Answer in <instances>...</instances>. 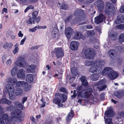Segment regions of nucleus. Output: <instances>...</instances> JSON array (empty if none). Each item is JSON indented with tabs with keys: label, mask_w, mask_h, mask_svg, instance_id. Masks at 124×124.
I'll list each match as a JSON object with an SVG mask.
<instances>
[{
	"label": "nucleus",
	"mask_w": 124,
	"mask_h": 124,
	"mask_svg": "<svg viewBox=\"0 0 124 124\" xmlns=\"http://www.w3.org/2000/svg\"><path fill=\"white\" fill-rule=\"evenodd\" d=\"M105 63L104 61L103 60H97L96 63V64L92 66L89 70V72L93 73V74H100L101 73L102 69L101 67L105 65Z\"/></svg>",
	"instance_id": "obj_1"
},
{
	"label": "nucleus",
	"mask_w": 124,
	"mask_h": 124,
	"mask_svg": "<svg viewBox=\"0 0 124 124\" xmlns=\"http://www.w3.org/2000/svg\"><path fill=\"white\" fill-rule=\"evenodd\" d=\"M55 97L53 100V102L57 105L59 108L62 107L63 105L61 103V99L62 100V102H64L67 99L66 95L64 94H62L59 93H57L55 94Z\"/></svg>",
	"instance_id": "obj_2"
},
{
	"label": "nucleus",
	"mask_w": 124,
	"mask_h": 124,
	"mask_svg": "<svg viewBox=\"0 0 124 124\" xmlns=\"http://www.w3.org/2000/svg\"><path fill=\"white\" fill-rule=\"evenodd\" d=\"M12 117H8L5 120L7 124H11L12 122L16 120V118H22L23 116L22 114V111L19 109H16L12 113Z\"/></svg>",
	"instance_id": "obj_3"
},
{
	"label": "nucleus",
	"mask_w": 124,
	"mask_h": 124,
	"mask_svg": "<svg viewBox=\"0 0 124 124\" xmlns=\"http://www.w3.org/2000/svg\"><path fill=\"white\" fill-rule=\"evenodd\" d=\"M95 54L94 52L90 48H87L85 50H83L82 56L83 58H85L88 59H93Z\"/></svg>",
	"instance_id": "obj_4"
},
{
	"label": "nucleus",
	"mask_w": 124,
	"mask_h": 124,
	"mask_svg": "<svg viewBox=\"0 0 124 124\" xmlns=\"http://www.w3.org/2000/svg\"><path fill=\"white\" fill-rule=\"evenodd\" d=\"M106 9L105 12L106 15L109 16L113 15V13L114 8L113 5L109 2H107L106 3Z\"/></svg>",
	"instance_id": "obj_5"
},
{
	"label": "nucleus",
	"mask_w": 124,
	"mask_h": 124,
	"mask_svg": "<svg viewBox=\"0 0 124 124\" xmlns=\"http://www.w3.org/2000/svg\"><path fill=\"white\" fill-rule=\"evenodd\" d=\"M92 92V89L91 88L84 89L81 92H78V97L86 98L87 97L89 96Z\"/></svg>",
	"instance_id": "obj_6"
},
{
	"label": "nucleus",
	"mask_w": 124,
	"mask_h": 124,
	"mask_svg": "<svg viewBox=\"0 0 124 124\" xmlns=\"http://www.w3.org/2000/svg\"><path fill=\"white\" fill-rule=\"evenodd\" d=\"M15 63L16 66L21 67H24L26 65V62L24 59L21 57L17 58Z\"/></svg>",
	"instance_id": "obj_7"
},
{
	"label": "nucleus",
	"mask_w": 124,
	"mask_h": 124,
	"mask_svg": "<svg viewBox=\"0 0 124 124\" xmlns=\"http://www.w3.org/2000/svg\"><path fill=\"white\" fill-rule=\"evenodd\" d=\"M6 92L8 93L10 99L12 100V99H11V98L13 96L14 94V89L13 86L11 84H8L6 85Z\"/></svg>",
	"instance_id": "obj_8"
},
{
	"label": "nucleus",
	"mask_w": 124,
	"mask_h": 124,
	"mask_svg": "<svg viewBox=\"0 0 124 124\" xmlns=\"http://www.w3.org/2000/svg\"><path fill=\"white\" fill-rule=\"evenodd\" d=\"M105 19V16L102 14H101L98 16L95 17V22L96 23L99 24L104 21Z\"/></svg>",
	"instance_id": "obj_9"
},
{
	"label": "nucleus",
	"mask_w": 124,
	"mask_h": 124,
	"mask_svg": "<svg viewBox=\"0 0 124 124\" xmlns=\"http://www.w3.org/2000/svg\"><path fill=\"white\" fill-rule=\"evenodd\" d=\"M54 50L55 54L58 58L62 57L64 55L63 50L61 48H56Z\"/></svg>",
	"instance_id": "obj_10"
},
{
	"label": "nucleus",
	"mask_w": 124,
	"mask_h": 124,
	"mask_svg": "<svg viewBox=\"0 0 124 124\" xmlns=\"http://www.w3.org/2000/svg\"><path fill=\"white\" fill-rule=\"evenodd\" d=\"M94 4L97 7L99 11H101L103 9L104 4L101 0H98L94 2Z\"/></svg>",
	"instance_id": "obj_11"
},
{
	"label": "nucleus",
	"mask_w": 124,
	"mask_h": 124,
	"mask_svg": "<svg viewBox=\"0 0 124 124\" xmlns=\"http://www.w3.org/2000/svg\"><path fill=\"white\" fill-rule=\"evenodd\" d=\"M118 76L117 73L112 69L108 76L110 79L113 80L116 78Z\"/></svg>",
	"instance_id": "obj_12"
},
{
	"label": "nucleus",
	"mask_w": 124,
	"mask_h": 124,
	"mask_svg": "<svg viewBox=\"0 0 124 124\" xmlns=\"http://www.w3.org/2000/svg\"><path fill=\"white\" fill-rule=\"evenodd\" d=\"M73 33V31L70 27H69L65 29V34L68 39H69Z\"/></svg>",
	"instance_id": "obj_13"
},
{
	"label": "nucleus",
	"mask_w": 124,
	"mask_h": 124,
	"mask_svg": "<svg viewBox=\"0 0 124 124\" xmlns=\"http://www.w3.org/2000/svg\"><path fill=\"white\" fill-rule=\"evenodd\" d=\"M25 71L22 69L19 70L17 74V78H19L24 79L25 77Z\"/></svg>",
	"instance_id": "obj_14"
},
{
	"label": "nucleus",
	"mask_w": 124,
	"mask_h": 124,
	"mask_svg": "<svg viewBox=\"0 0 124 124\" xmlns=\"http://www.w3.org/2000/svg\"><path fill=\"white\" fill-rule=\"evenodd\" d=\"M112 69L110 67H106L103 70L101 73L102 75L103 76H107L109 74Z\"/></svg>",
	"instance_id": "obj_15"
},
{
	"label": "nucleus",
	"mask_w": 124,
	"mask_h": 124,
	"mask_svg": "<svg viewBox=\"0 0 124 124\" xmlns=\"http://www.w3.org/2000/svg\"><path fill=\"white\" fill-rule=\"evenodd\" d=\"M58 30L56 28H54L52 32V36L55 38H57L60 36Z\"/></svg>",
	"instance_id": "obj_16"
},
{
	"label": "nucleus",
	"mask_w": 124,
	"mask_h": 124,
	"mask_svg": "<svg viewBox=\"0 0 124 124\" xmlns=\"http://www.w3.org/2000/svg\"><path fill=\"white\" fill-rule=\"evenodd\" d=\"M78 43L75 41L71 42L70 44L71 49L73 50H77L78 48Z\"/></svg>",
	"instance_id": "obj_17"
},
{
	"label": "nucleus",
	"mask_w": 124,
	"mask_h": 124,
	"mask_svg": "<svg viewBox=\"0 0 124 124\" xmlns=\"http://www.w3.org/2000/svg\"><path fill=\"white\" fill-rule=\"evenodd\" d=\"M105 114L107 116L109 117L113 116L114 115L113 109L111 108H109L107 111H106Z\"/></svg>",
	"instance_id": "obj_18"
},
{
	"label": "nucleus",
	"mask_w": 124,
	"mask_h": 124,
	"mask_svg": "<svg viewBox=\"0 0 124 124\" xmlns=\"http://www.w3.org/2000/svg\"><path fill=\"white\" fill-rule=\"evenodd\" d=\"M108 54L110 57L112 58L115 57L116 55V50L113 49L110 50L108 51Z\"/></svg>",
	"instance_id": "obj_19"
},
{
	"label": "nucleus",
	"mask_w": 124,
	"mask_h": 124,
	"mask_svg": "<svg viewBox=\"0 0 124 124\" xmlns=\"http://www.w3.org/2000/svg\"><path fill=\"white\" fill-rule=\"evenodd\" d=\"M115 96L118 98H120L123 96L124 94V91L122 90H119L118 91H115L114 93Z\"/></svg>",
	"instance_id": "obj_20"
},
{
	"label": "nucleus",
	"mask_w": 124,
	"mask_h": 124,
	"mask_svg": "<svg viewBox=\"0 0 124 124\" xmlns=\"http://www.w3.org/2000/svg\"><path fill=\"white\" fill-rule=\"evenodd\" d=\"M35 68V66L33 65H28L26 67V71L27 72H31L34 70Z\"/></svg>",
	"instance_id": "obj_21"
},
{
	"label": "nucleus",
	"mask_w": 124,
	"mask_h": 124,
	"mask_svg": "<svg viewBox=\"0 0 124 124\" xmlns=\"http://www.w3.org/2000/svg\"><path fill=\"white\" fill-rule=\"evenodd\" d=\"M14 105L15 108H17L23 109V108L22 104L17 101H14Z\"/></svg>",
	"instance_id": "obj_22"
},
{
	"label": "nucleus",
	"mask_w": 124,
	"mask_h": 124,
	"mask_svg": "<svg viewBox=\"0 0 124 124\" xmlns=\"http://www.w3.org/2000/svg\"><path fill=\"white\" fill-rule=\"evenodd\" d=\"M26 81L29 83H31L33 81V76L32 74H29L26 76Z\"/></svg>",
	"instance_id": "obj_23"
},
{
	"label": "nucleus",
	"mask_w": 124,
	"mask_h": 124,
	"mask_svg": "<svg viewBox=\"0 0 124 124\" xmlns=\"http://www.w3.org/2000/svg\"><path fill=\"white\" fill-rule=\"evenodd\" d=\"M8 115L7 114H5L2 115L0 116V124H5V123L4 121L2 120V119L3 120H6L8 117Z\"/></svg>",
	"instance_id": "obj_24"
},
{
	"label": "nucleus",
	"mask_w": 124,
	"mask_h": 124,
	"mask_svg": "<svg viewBox=\"0 0 124 124\" xmlns=\"http://www.w3.org/2000/svg\"><path fill=\"white\" fill-rule=\"evenodd\" d=\"M80 80L82 82V84L84 86H87L88 83L86 80V78L85 77L82 76L80 78Z\"/></svg>",
	"instance_id": "obj_25"
},
{
	"label": "nucleus",
	"mask_w": 124,
	"mask_h": 124,
	"mask_svg": "<svg viewBox=\"0 0 124 124\" xmlns=\"http://www.w3.org/2000/svg\"><path fill=\"white\" fill-rule=\"evenodd\" d=\"M84 14V11L82 10H75L74 13L75 16H82Z\"/></svg>",
	"instance_id": "obj_26"
},
{
	"label": "nucleus",
	"mask_w": 124,
	"mask_h": 124,
	"mask_svg": "<svg viewBox=\"0 0 124 124\" xmlns=\"http://www.w3.org/2000/svg\"><path fill=\"white\" fill-rule=\"evenodd\" d=\"M26 82L24 81H18L16 83V86L17 87H23Z\"/></svg>",
	"instance_id": "obj_27"
},
{
	"label": "nucleus",
	"mask_w": 124,
	"mask_h": 124,
	"mask_svg": "<svg viewBox=\"0 0 124 124\" xmlns=\"http://www.w3.org/2000/svg\"><path fill=\"white\" fill-rule=\"evenodd\" d=\"M97 60L93 61H85V65L87 66L93 65H94L96 64Z\"/></svg>",
	"instance_id": "obj_28"
},
{
	"label": "nucleus",
	"mask_w": 124,
	"mask_h": 124,
	"mask_svg": "<svg viewBox=\"0 0 124 124\" xmlns=\"http://www.w3.org/2000/svg\"><path fill=\"white\" fill-rule=\"evenodd\" d=\"M11 101L8 100L6 98H3L0 100V103H1L9 104H11Z\"/></svg>",
	"instance_id": "obj_29"
},
{
	"label": "nucleus",
	"mask_w": 124,
	"mask_h": 124,
	"mask_svg": "<svg viewBox=\"0 0 124 124\" xmlns=\"http://www.w3.org/2000/svg\"><path fill=\"white\" fill-rule=\"evenodd\" d=\"M69 5L68 4L65 2H62L61 4L60 8L61 9L64 10H67L68 8Z\"/></svg>",
	"instance_id": "obj_30"
},
{
	"label": "nucleus",
	"mask_w": 124,
	"mask_h": 124,
	"mask_svg": "<svg viewBox=\"0 0 124 124\" xmlns=\"http://www.w3.org/2000/svg\"><path fill=\"white\" fill-rule=\"evenodd\" d=\"M82 36V34L81 33L76 31L75 33L74 38L77 39H80L81 37Z\"/></svg>",
	"instance_id": "obj_31"
},
{
	"label": "nucleus",
	"mask_w": 124,
	"mask_h": 124,
	"mask_svg": "<svg viewBox=\"0 0 124 124\" xmlns=\"http://www.w3.org/2000/svg\"><path fill=\"white\" fill-rule=\"evenodd\" d=\"M23 92L22 89L20 88H17L15 91V94L16 96L21 95Z\"/></svg>",
	"instance_id": "obj_32"
},
{
	"label": "nucleus",
	"mask_w": 124,
	"mask_h": 124,
	"mask_svg": "<svg viewBox=\"0 0 124 124\" xmlns=\"http://www.w3.org/2000/svg\"><path fill=\"white\" fill-rule=\"evenodd\" d=\"M106 81L105 79L101 80L97 83H96L94 85H101L105 84Z\"/></svg>",
	"instance_id": "obj_33"
},
{
	"label": "nucleus",
	"mask_w": 124,
	"mask_h": 124,
	"mask_svg": "<svg viewBox=\"0 0 124 124\" xmlns=\"http://www.w3.org/2000/svg\"><path fill=\"white\" fill-rule=\"evenodd\" d=\"M23 88L24 90L26 92L28 91L30 89V86L28 85V84L27 82H26L25 84V85Z\"/></svg>",
	"instance_id": "obj_34"
},
{
	"label": "nucleus",
	"mask_w": 124,
	"mask_h": 124,
	"mask_svg": "<svg viewBox=\"0 0 124 124\" xmlns=\"http://www.w3.org/2000/svg\"><path fill=\"white\" fill-rule=\"evenodd\" d=\"M75 67H72L71 69V71L72 73L73 76H76L78 75V73L77 70L75 69Z\"/></svg>",
	"instance_id": "obj_35"
},
{
	"label": "nucleus",
	"mask_w": 124,
	"mask_h": 124,
	"mask_svg": "<svg viewBox=\"0 0 124 124\" xmlns=\"http://www.w3.org/2000/svg\"><path fill=\"white\" fill-rule=\"evenodd\" d=\"M119 40L121 43L124 42V33H122L120 35Z\"/></svg>",
	"instance_id": "obj_36"
},
{
	"label": "nucleus",
	"mask_w": 124,
	"mask_h": 124,
	"mask_svg": "<svg viewBox=\"0 0 124 124\" xmlns=\"http://www.w3.org/2000/svg\"><path fill=\"white\" fill-rule=\"evenodd\" d=\"M73 112L72 111L69 113L67 117V120L69 121L71 119L73 115Z\"/></svg>",
	"instance_id": "obj_37"
},
{
	"label": "nucleus",
	"mask_w": 124,
	"mask_h": 124,
	"mask_svg": "<svg viewBox=\"0 0 124 124\" xmlns=\"http://www.w3.org/2000/svg\"><path fill=\"white\" fill-rule=\"evenodd\" d=\"M26 22L28 24H30L32 23H34L35 22V19L32 17L30 18Z\"/></svg>",
	"instance_id": "obj_38"
},
{
	"label": "nucleus",
	"mask_w": 124,
	"mask_h": 124,
	"mask_svg": "<svg viewBox=\"0 0 124 124\" xmlns=\"http://www.w3.org/2000/svg\"><path fill=\"white\" fill-rule=\"evenodd\" d=\"M105 119V123L106 124H112V119L110 118H107L105 119V116L104 117Z\"/></svg>",
	"instance_id": "obj_39"
},
{
	"label": "nucleus",
	"mask_w": 124,
	"mask_h": 124,
	"mask_svg": "<svg viewBox=\"0 0 124 124\" xmlns=\"http://www.w3.org/2000/svg\"><path fill=\"white\" fill-rule=\"evenodd\" d=\"M111 39L112 40H115L116 39L117 35L116 33L114 32L110 36Z\"/></svg>",
	"instance_id": "obj_40"
},
{
	"label": "nucleus",
	"mask_w": 124,
	"mask_h": 124,
	"mask_svg": "<svg viewBox=\"0 0 124 124\" xmlns=\"http://www.w3.org/2000/svg\"><path fill=\"white\" fill-rule=\"evenodd\" d=\"M18 46V44L17 43L16 44L15 46V49L13 51L14 54H16L18 52L19 50Z\"/></svg>",
	"instance_id": "obj_41"
},
{
	"label": "nucleus",
	"mask_w": 124,
	"mask_h": 124,
	"mask_svg": "<svg viewBox=\"0 0 124 124\" xmlns=\"http://www.w3.org/2000/svg\"><path fill=\"white\" fill-rule=\"evenodd\" d=\"M17 70L16 67H15L11 70V74L12 76H14L16 73Z\"/></svg>",
	"instance_id": "obj_42"
},
{
	"label": "nucleus",
	"mask_w": 124,
	"mask_h": 124,
	"mask_svg": "<svg viewBox=\"0 0 124 124\" xmlns=\"http://www.w3.org/2000/svg\"><path fill=\"white\" fill-rule=\"evenodd\" d=\"M86 32L88 36H93L95 33L93 30L88 31H87Z\"/></svg>",
	"instance_id": "obj_43"
},
{
	"label": "nucleus",
	"mask_w": 124,
	"mask_h": 124,
	"mask_svg": "<svg viewBox=\"0 0 124 124\" xmlns=\"http://www.w3.org/2000/svg\"><path fill=\"white\" fill-rule=\"evenodd\" d=\"M21 118H16V120H15L13 121V124H18L19 123L21 122L22 120Z\"/></svg>",
	"instance_id": "obj_44"
},
{
	"label": "nucleus",
	"mask_w": 124,
	"mask_h": 124,
	"mask_svg": "<svg viewBox=\"0 0 124 124\" xmlns=\"http://www.w3.org/2000/svg\"><path fill=\"white\" fill-rule=\"evenodd\" d=\"M107 86L106 85H104L103 86H99L97 87V88L99 89V91H101L104 90L106 87Z\"/></svg>",
	"instance_id": "obj_45"
},
{
	"label": "nucleus",
	"mask_w": 124,
	"mask_h": 124,
	"mask_svg": "<svg viewBox=\"0 0 124 124\" xmlns=\"http://www.w3.org/2000/svg\"><path fill=\"white\" fill-rule=\"evenodd\" d=\"M94 75H93V81H96L98 79V78L99 77V74H94Z\"/></svg>",
	"instance_id": "obj_46"
},
{
	"label": "nucleus",
	"mask_w": 124,
	"mask_h": 124,
	"mask_svg": "<svg viewBox=\"0 0 124 124\" xmlns=\"http://www.w3.org/2000/svg\"><path fill=\"white\" fill-rule=\"evenodd\" d=\"M52 121L50 118H48L46 120L45 123L46 124H52Z\"/></svg>",
	"instance_id": "obj_47"
},
{
	"label": "nucleus",
	"mask_w": 124,
	"mask_h": 124,
	"mask_svg": "<svg viewBox=\"0 0 124 124\" xmlns=\"http://www.w3.org/2000/svg\"><path fill=\"white\" fill-rule=\"evenodd\" d=\"M116 49L119 52H122L124 50V47L122 46H119L116 47Z\"/></svg>",
	"instance_id": "obj_48"
},
{
	"label": "nucleus",
	"mask_w": 124,
	"mask_h": 124,
	"mask_svg": "<svg viewBox=\"0 0 124 124\" xmlns=\"http://www.w3.org/2000/svg\"><path fill=\"white\" fill-rule=\"evenodd\" d=\"M14 108V106H13L12 105H10L9 107L6 108L7 110L11 111Z\"/></svg>",
	"instance_id": "obj_49"
},
{
	"label": "nucleus",
	"mask_w": 124,
	"mask_h": 124,
	"mask_svg": "<svg viewBox=\"0 0 124 124\" xmlns=\"http://www.w3.org/2000/svg\"><path fill=\"white\" fill-rule=\"evenodd\" d=\"M116 28L120 29H124V24H119L117 25Z\"/></svg>",
	"instance_id": "obj_50"
},
{
	"label": "nucleus",
	"mask_w": 124,
	"mask_h": 124,
	"mask_svg": "<svg viewBox=\"0 0 124 124\" xmlns=\"http://www.w3.org/2000/svg\"><path fill=\"white\" fill-rule=\"evenodd\" d=\"M38 13V12L36 11L34 12L32 14V16L33 17V18L35 19L36 18L37 16Z\"/></svg>",
	"instance_id": "obj_51"
},
{
	"label": "nucleus",
	"mask_w": 124,
	"mask_h": 124,
	"mask_svg": "<svg viewBox=\"0 0 124 124\" xmlns=\"http://www.w3.org/2000/svg\"><path fill=\"white\" fill-rule=\"evenodd\" d=\"M60 91L61 92H64L65 93H67V91L66 90V89L65 88L63 87H61L60 88Z\"/></svg>",
	"instance_id": "obj_52"
},
{
	"label": "nucleus",
	"mask_w": 124,
	"mask_h": 124,
	"mask_svg": "<svg viewBox=\"0 0 124 124\" xmlns=\"http://www.w3.org/2000/svg\"><path fill=\"white\" fill-rule=\"evenodd\" d=\"M35 27H36V29L37 28L38 29H45L47 27L46 26H39V25H38L37 26H36Z\"/></svg>",
	"instance_id": "obj_53"
},
{
	"label": "nucleus",
	"mask_w": 124,
	"mask_h": 124,
	"mask_svg": "<svg viewBox=\"0 0 124 124\" xmlns=\"http://www.w3.org/2000/svg\"><path fill=\"white\" fill-rule=\"evenodd\" d=\"M117 19H119L120 21L123 23V19H122V15H118L117 17Z\"/></svg>",
	"instance_id": "obj_54"
},
{
	"label": "nucleus",
	"mask_w": 124,
	"mask_h": 124,
	"mask_svg": "<svg viewBox=\"0 0 124 124\" xmlns=\"http://www.w3.org/2000/svg\"><path fill=\"white\" fill-rule=\"evenodd\" d=\"M72 19V17L71 16H68V17L65 20V23H68L70 20Z\"/></svg>",
	"instance_id": "obj_55"
},
{
	"label": "nucleus",
	"mask_w": 124,
	"mask_h": 124,
	"mask_svg": "<svg viewBox=\"0 0 124 124\" xmlns=\"http://www.w3.org/2000/svg\"><path fill=\"white\" fill-rule=\"evenodd\" d=\"M26 38V36H25L21 40L20 43V45H22L23 44L24 42L25 41Z\"/></svg>",
	"instance_id": "obj_56"
},
{
	"label": "nucleus",
	"mask_w": 124,
	"mask_h": 124,
	"mask_svg": "<svg viewBox=\"0 0 124 124\" xmlns=\"http://www.w3.org/2000/svg\"><path fill=\"white\" fill-rule=\"evenodd\" d=\"M17 82V79L16 78L14 77H12L11 83L13 84H16V83Z\"/></svg>",
	"instance_id": "obj_57"
},
{
	"label": "nucleus",
	"mask_w": 124,
	"mask_h": 124,
	"mask_svg": "<svg viewBox=\"0 0 124 124\" xmlns=\"http://www.w3.org/2000/svg\"><path fill=\"white\" fill-rule=\"evenodd\" d=\"M12 80V78L10 77H8L6 79L7 82L8 83H11Z\"/></svg>",
	"instance_id": "obj_58"
},
{
	"label": "nucleus",
	"mask_w": 124,
	"mask_h": 124,
	"mask_svg": "<svg viewBox=\"0 0 124 124\" xmlns=\"http://www.w3.org/2000/svg\"><path fill=\"white\" fill-rule=\"evenodd\" d=\"M92 41H93V43L94 44L97 43L98 44L99 43L98 40L95 38L93 39Z\"/></svg>",
	"instance_id": "obj_59"
},
{
	"label": "nucleus",
	"mask_w": 124,
	"mask_h": 124,
	"mask_svg": "<svg viewBox=\"0 0 124 124\" xmlns=\"http://www.w3.org/2000/svg\"><path fill=\"white\" fill-rule=\"evenodd\" d=\"M12 61L10 59L8 60L6 62L7 65L9 66L11 64Z\"/></svg>",
	"instance_id": "obj_60"
},
{
	"label": "nucleus",
	"mask_w": 124,
	"mask_h": 124,
	"mask_svg": "<svg viewBox=\"0 0 124 124\" xmlns=\"http://www.w3.org/2000/svg\"><path fill=\"white\" fill-rule=\"evenodd\" d=\"M36 27H35L34 28L32 29H29V31H31L32 32H34L37 30L36 29Z\"/></svg>",
	"instance_id": "obj_61"
},
{
	"label": "nucleus",
	"mask_w": 124,
	"mask_h": 124,
	"mask_svg": "<svg viewBox=\"0 0 124 124\" xmlns=\"http://www.w3.org/2000/svg\"><path fill=\"white\" fill-rule=\"evenodd\" d=\"M76 91L75 90H74L73 91V94L71 96V98H75L76 96Z\"/></svg>",
	"instance_id": "obj_62"
},
{
	"label": "nucleus",
	"mask_w": 124,
	"mask_h": 124,
	"mask_svg": "<svg viewBox=\"0 0 124 124\" xmlns=\"http://www.w3.org/2000/svg\"><path fill=\"white\" fill-rule=\"evenodd\" d=\"M86 28L87 29H90L93 28L92 26L90 25H87L85 26Z\"/></svg>",
	"instance_id": "obj_63"
},
{
	"label": "nucleus",
	"mask_w": 124,
	"mask_h": 124,
	"mask_svg": "<svg viewBox=\"0 0 124 124\" xmlns=\"http://www.w3.org/2000/svg\"><path fill=\"white\" fill-rule=\"evenodd\" d=\"M120 11L121 13H124V6H122L120 10Z\"/></svg>",
	"instance_id": "obj_64"
}]
</instances>
